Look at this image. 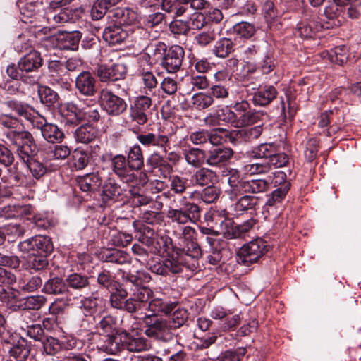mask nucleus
Returning a JSON list of instances; mask_svg holds the SVG:
<instances>
[{
  "mask_svg": "<svg viewBox=\"0 0 361 361\" xmlns=\"http://www.w3.org/2000/svg\"><path fill=\"white\" fill-rule=\"evenodd\" d=\"M227 190L231 200L237 199L243 194H259L267 192L269 188V180L261 178H240L238 170H229Z\"/></svg>",
  "mask_w": 361,
  "mask_h": 361,
  "instance_id": "nucleus-1",
  "label": "nucleus"
},
{
  "mask_svg": "<svg viewBox=\"0 0 361 361\" xmlns=\"http://www.w3.org/2000/svg\"><path fill=\"white\" fill-rule=\"evenodd\" d=\"M149 348L147 340L137 334L128 332L127 329L121 330L116 336L108 338L106 350L110 354H116L123 350L130 352H141Z\"/></svg>",
  "mask_w": 361,
  "mask_h": 361,
  "instance_id": "nucleus-2",
  "label": "nucleus"
},
{
  "mask_svg": "<svg viewBox=\"0 0 361 361\" xmlns=\"http://www.w3.org/2000/svg\"><path fill=\"white\" fill-rule=\"evenodd\" d=\"M230 110V125L235 128L252 126L262 120L267 114L251 110L250 104L245 100L236 102Z\"/></svg>",
  "mask_w": 361,
  "mask_h": 361,
  "instance_id": "nucleus-3",
  "label": "nucleus"
},
{
  "mask_svg": "<svg viewBox=\"0 0 361 361\" xmlns=\"http://www.w3.org/2000/svg\"><path fill=\"white\" fill-rule=\"evenodd\" d=\"M81 38L82 33L80 31H59L53 35L42 38L37 43V48L38 49L44 48L46 51L54 47L76 51Z\"/></svg>",
  "mask_w": 361,
  "mask_h": 361,
  "instance_id": "nucleus-4",
  "label": "nucleus"
},
{
  "mask_svg": "<svg viewBox=\"0 0 361 361\" xmlns=\"http://www.w3.org/2000/svg\"><path fill=\"white\" fill-rule=\"evenodd\" d=\"M176 208L169 207L166 216L172 223L178 224H186L189 222H195L201 217L202 209L200 206L188 200V198L182 197Z\"/></svg>",
  "mask_w": 361,
  "mask_h": 361,
  "instance_id": "nucleus-5",
  "label": "nucleus"
},
{
  "mask_svg": "<svg viewBox=\"0 0 361 361\" xmlns=\"http://www.w3.org/2000/svg\"><path fill=\"white\" fill-rule=\"evenodd\" d=\"M149 270L158 275L167 276L190 269V262L183 252H176L160 262L149 265Z\"/></svg>",
  "mask_w": 361,
  "mask_h": 361,
  "instance_id": "nucleus-6",
  "label": "nucleus"
},
{
  "mask_svg": "<svg viewBox=\"0 0 361 361\" xmlns=\"http://www.w3.org/2000/svg\"><path fill=\"white\" fill-rule=\"evenodd\" d=\"M6 137L11 145L16 148L20 159H25L29 155L35 154L37 147L33 136L29 131L9 130L6 133Z\"/></svg>",
  "mask_w": 361,
  "mask_h": 361,
  "instance_id": "nucleus-7",
  "label": "nucleus"
},
{
  "mask_svg": "<svg viewBox=\"0 0 361 361\" xmlns=\"http://www.w3.org/2000/svg\"><path fill=\"white\" fill-rule=\"evenodd\" d=\"M268 252V245L262 238H257L240 247L237 252L238 264L249 267L257 262Z\"/></svg>",
  "mask_w": 361,
  "mask_h": 361,
  "instance_id": "nucleus-8",
  "label": "nucleus"
},
{
  "mask_svg": "<svg viewBox=\"0 0 361 361\" xmlns=\"http://www.w3.org/2000/svg\"><path fill=\"white\" fill-rule=\"evenodd\" d=\"M143 322L146 326L145 334L147 336L163 342H168L173 338L166 319L156 314L146 315Z\"/></svg>",
  "mask_w": 361,
  "mask_h": 361,
  "instance_id": "nucleus-9",
  "label": "nucleus"
},
{
  "mask_svg": "<svg viewBox=\"0 0 361 361\" xmlns=\"http://www.w3.org/2000/svg\"><path fill=\"white\" fill-rule=\"evenodd\" d=\"M18 247L21 252L29 255L50 254L54 248L51 238L42 235H37L20 242Z\"/></svg>",
  "mask_w": 361,
  "mask_h": 361,
  "instance_id": "nucleus-10",
  "label": "nucleus"
},
{
  "mask_svg": "<svg viewBox=\"0 0 361 361\" xmlns=\"http://www.w3.org/2000/svg\"><path fill=\"white\" fill-rule=\"evenodd\" d=\"M99 102L102 108L109 116H120L127 109L126 101L108 89L100 91Z\"/></svg>",
  "mask_w": 361,
  "mask_h": 361,
  "instance_id": "nucleus-11",
  "label": "nucleus"
},
{
  "mask_svg": "<svg viewBox=\"0 0 361 361\" xmlns=\"http://www.w3.org/2000/svg\"><path fill=\"white\" fill-rule=\"evenodd\" d=\"M152 104V99L148 96L142 95L136 97L129 108V118L131 121L137 126L147 123Z\"/></svg>",
  "mask_w": 361,
  "mask_h": 361,
  "instance_id": "nucleus-12",
  "label": "nucleus"
},
{
  "mask_svg": "<svg viewBox=\"0 0 361 361\" xmlns=\"http://www.w3.org/2000/svg\"><path fill=\"white\" fill-rule=\"evenodd\" d=\"M256 223V219L250 218L241 224L233 226L231 221L230 219H226L221 223V227L223 231L224 236L226 238L234 239L243 238L245 233L249 232Z\"/></svg>",
  "mask_w": 361,
  "mask_h": 361,
  "instance_id": "nucleus-13",
  "label": "nucleus"
},
{
  "mask_svg": "<svg viewBox=\"0 0 361 361\" xmlns=\"http://www.w3.org/2000/svg\"><path fill=\"white\" fill-rule=\"evenodd\" d=\"M185 56L183 49L178 45L171 47L161 61V66L168 73H174L178 71L182 66Z\"/></svg>",
  "mask_w": 361,
  "mask_h": 361,
  "instance_id": "nucleus-14",
  "label": "nucleus"
},
{
  "mask_svg": "<svg viewBox=\"0 0 361 361\" xmlns=\"http://www.w3.org/2000/svg\"><path fill=\"white\" fill-rule=\"evenodd\" d=\"M111 167L114 174L123 182L130 183L135 178L134 171L129 166L123 154H116L111 159Z\"/></svg>",
  "mask_w": 361,
  "mask_h": 361,
  "instance_id": "nucleus-15",
  "label": "nucleus"
},
{
  "mask_svg": "<svg viewBox=\"0 0 361 361\" xmlns=\"http://www.w3.org/2000/svg\"><path fill=\"white\" fill-rule=\"evenodd\" d=\"M153 291L145 285L136 288H130L129 298L131 300L130 305L132 313H135L142 310L147 304H149Z\"/></svg>",
  "mask_w": 361,
  "mask_h": 361,
  "instance_id": "nucleus-16",
  "label": "nucleus"
},
{
  "mask_svg": "<svg viewBox=\"0 0 361 361\" xmlns=\"http://www.w3.org/2000/svg\"><path fill=\"white\" fill-rule=\"evenodd\" d=\"M35 126L40 130L43 138L48 142H59L64 138L63 132L56 124L47 123L44 117L37 121Z\"/></svg>",
  "mask_w": 361,
  "mask_h": 361,
  "instance_id": "nucleus-17",
  "label": "nucleus"
},
{
  "mask_svg": "<svg viewBox=\"0 0 361 361\" xmlns=\"http://www.w3.org/2000/svg\"><path fill=\"white\" fill-rule=\"evenodd\" d=\"M110 293L109 302L111 306L121 311H126L128 313H132L131 305L129 295V291L127 287H122L121 285L116 286V289Z\"/></svg>",
  "mask_w": 361,
  "mask_h": 361,
  "instance_id": "nucleus-18",
  "label": "nucleus"
},
{
  "mask_svg": "<svg viewBox=\"0 0 361 361\" xmlns=\"http://www.w3.org/2000/svg\"><path fill=\"white\" fill-rule=\"evenodd\" d=\"M233 150L230 147H219L207 151L206 164L219 167L225 165L233 157Z\"/></svg>",
  "mask_w": 361,
  "mask_h": 361,
  "instance_id": "nucleus-19",
  "label": "nucleus"
},
{
  "mask_svg": "<svg viewBox=\"0 0 361 361\" xmlns=\"http://www.w3.org/2000/svg\"><path fill=\"white\" fill-rule=\"evenodd\" d=\"M75 88L84 96H94L97 92L96 79L90 72L82 71L75 78Z\"/></svg>",
  "mask_w": 361,
  "mask_h": 361,
  "instance_id": "nucleus-20",
  "label": "nucleus"
},
{
  "mask_svg": "<svg viewBox=\"0 0 361 361\" xmlns=\"http://www.w3.org/2000/svg\"><path fill=\"white\" fill-rule=\"evenodd\" d=\"M43 59L37 50H30L18 61V68L21 72H35L42 67Z\"/></svg>",
  "mask_w": 361,
  "mask_h": 361,
  "instance_id": "nucleus-21",
  "label": "nucleus"
},
{
  "mask_svg": "<svg viewBox=\"0 0 361 361\" xmlns=\"http://www.w3.org/2000/svg\"><path fill=\"white\" fill-rule=\"evenodd\" d=\"M122 287H127L129 291L130 288H139L151 280L150 274L145 271H136L135 272H123L122 275Z\"/></svg>",
  "mask_w": 361,
  "mask_h": 361,
  "instance_id": "nucleus-22",
  "label": "nucleus"
},
{
  "mask_svg": "<svg viewBox=\"0 0 361 361\" xmlns=\"http://www.w3.org/2000/svg\"><path fill=\"white\" fill-rule=\"evenodd\" d=\"M137 138L142 145L161 149L165 153L166 147L170 145L169 136L166 135L147 133L139 135Z\"/></svg>",
  "mask_w": 361,
  "mask_h": 361,
  "instance_id": "nucleus-23",
  "label": "nucleus"
},
{
  "mask_svg": "<svg viewBox=\"0 0 361 361\" xmlns=\"http://www.w3.org/2000/svg\"><path fill=\"white\" fill-rule=\"evenodd\" d=\"M77 183L83 192H94L97 191L103 182L98 172L87 173L77 177Z\"/></svg>",
  "mask_w": 361,
  "mask_h": 361,
  "instance_id": "nucleus-24",
  "label": "nucleus"
},
{
  "mask_svg": "<svg viewBox=\"0 0 361 361\" xmlns=\"http://www.w3.org/2000/svg\"><path fill=\"white\" fill-rule=\"evenodd\" d=\"M167 45L163 42L151 43L147 48V52L142 54L140 59L149 62H157L162 60L168 51Z\"/></svg>",
  "mask_w": 361,
  "mask_h": 361,
  "instance_id": "nucleus-25",
  "label": "nucleus"
},
{
  "mask_svg": "<svg viewBox=\"0 0 361 361\" xmlns=\"http://www.w3.org/2000/svg\"><path fill=\"white\" fill-rule=\"evenodd\" d=\"M218 180V176L214 171L207 168L197 170L191 176L190 182L192 185L206 186L214 185Z\"/></svg>",
  "mask_w": 361,
  "mask_h": 361,
  "instance_id": "nucleus-26",
  "label": "nucleus"
},
{
  "mask_svg": "<svg viewBox=\"0 0 361 361\" xmlns=\"http://www.w3.org/2000/svg\"><path fill=\"white\" fill-rule=\"evenodd\" d=\"M329 27V26H325L324 24H322L316 20L315 16H313L305 21L300 23L298 25L297 32L302 38H310L322 29H328Z\"/></svg>",
  "mask_w": 361,
  "mask_h": 361,
  "instance_id": "nucleus-27",
  "label": "nucleus"
},
{
  "mask_svg": "<svg viewBox=\"0 0 361 361\" xmlns=\"http://www.w3.org/2000/svg\"><path fill=\"white\" fill-rule=\"evenodd\" d=\"M277 91L272 85L260 87L253 94L252 102L255 106H266L277 96Z\"/></svg>",
  "mask_w": 361,
  "mask_h": 361,
  "instance_id": "nucleus-28",
  "label": "nucleus"
},
{
  "mask_svg": "<svg viewBox=\"0 0 361 361\" xmlns=\"http://www.w3.org/2000/svg\"><path fill=\"white\" fill-rule=\"evenodd\" d=\"M288 192V185L286 183L282 188H276L267 195V201L264 208L269 212V209H281L282 203Z\"/></svg>",
  "mask_w": 361,
  "mask_h": 361,
  "instance_id": "nucleus-29",
  "label": "nucleus"
},
{
  "mask_svg": "<svg viewBox=\"0 0 361 361\" xmlns=\"http://www.w3.org/2000/svg\"><path fill=\"white\" fill-rule=\"evenodd\" d=\"M102 36L110 45H116L123 42L128 37V33L120 26L111 25L104 29Z\"/></svg>",
  "mask_w": 361,
  "mask_h": 361,
  "instance_id": "nucleus-30",
  "label": "nucleus"
},
{
  "mask_svg": "<svg viewBox=\"0 0 361 361\" xmlns=\"http://www.w3.org/2000/svg\"><path fill=\"white\" fill-rule=\"evenodd\" d=\"M236 39L223 37L218 40L214 45L212 53L217 57L226 59L233 53L236 47Z\"/></svg>",
  "mask_w": 361,
  "mask_h": 361,
  "instance_id": "nucleus-31",
  "label": "nucleus"
},
{
  "mask_svg": "<svg viewBox=\"0 0 361 361\" xmlns=\"http://www.w3.org/2000/svg\"><path fill=\"white\" fill-rule=\"evenodd\" d=\"M42 290L49 295H64L68 292L66 280L56 276L49 279L44 284Z\"/></svg>",
  "mask_w": 361,
  "mask_h": 361,
  "instance_id": "nucleus-32",
  "label": "nucleus"
},
{
  "mask_svg": "<svg viewBox=\"0 0 361 361\" xmlns=\"http://www.w3.org/2000/svg\"><path fill=\"white\" fill-rule=\"evenodd\" d=\"M183 155L186 162L194 167H200L206 164L207 151L197 148L190 147L185 150Z\"/></svg>",
  "mask_w": 361,
  "mask_h": 361,
  "instance_id": "nucleus-33",
  "label": "nucleus"
},
{
  "mask_svg": "<svg viewBox=\"0 0 361 361\" xmlns=\"http://www.w3.org/2000/svg\"><path fill=\"white\" fill-rule=\"evenodd\" d=\"M126 158L133 171H138L144 167V157L140 145L136 144L131 147Z\"/></svg>",
  "mask_w": 361,
  "mask_h": 361,
  "instance_id": "nucleus-34",
  "label": "nucleus"
},
{
  "mask_svg": "<svg viewBox=\"0 0 361 361\" xmlns=\"http://www.w3.org/2000/svg\"><path fill=\"white\" fill-rule=\"evenodd\" d=\"M48 69L51 73L53 80L56 84H58L61 87L66 90H69L71 85L67 80H64L61 77V73L64 71V64L56 60L50 61L48 63Z\"/></svg>",
  "mask_w": 361,
  "mask_h": 361,
  "instance_id": "nucleus-35",
  "label": "nucleus"
},
{
  "mask_svg": "<svg viewBox=\"0 0 361 361\" xmlns=\"http://www.w3.org/2000/svg\"><path fill=\"white\" fill-rule=\"evenodd\" d=\"M166 319L171 330H175L181 326H183L188 319L189 313L185 308L174 309L170 314H168Z\"/></svg>",
  "mask_w": 361,
  "mask_h": 361,
  "instance_id": "nucleus-36",
  "label": "nucleus"
},
{
  "mask_svg": "<svg viewBox=\"0 0 361 361\" xmlns=\"http://www.w3.org/2000/svg\"><path fill=\"white\" fill-rule=\"evenodd\" d=\"M277 149L276 145L273 142L262 143L252 149V157L267 161L272 155L275 154Z\"/></svg>",
  "mask_w": 361,
  "mask_h": 361,
  "instance_id": "nucleus-37",
  "label": "nucleus"
},
{
  "mask_svg": "<svg viewBox=\"0 0 361 361\" xmlns=\"http://www.w3.org/2000/svg\"><path fill=\"white\" fill-rule=\"evenodd\" d=\"M97 282L99 287L113 291L116 289V286L120 285L116 281V276L114 273L107 269H102L97 275Z\"/></svg>",
  "mask_w": 361,
  "mask_h": 361,
  "instance_id": "nucleus-38",
  "label": "nucleus"
},
{
  "mask_svg": "<svg viewBox=\"0 0 361 361\" xmlns=\"http://www.w3.org/2000/svg\"><path fill=\"white\" fill-rule=\"evenodd\" d=\"M96 327L99 334H106L107 338L116 336L114 332L117 329L116 318L111 314L106 315L99 321ZM106 342L107 343V341Z\"/></svg>",
  "mask_w": 361,
  "mask_h": 361,
  "instance_id": "nucleus-39",
  "label": "nucleus"
},
{
  "mask_svg": "<svg viewBox=\"0 0 361 361\" xmlns=\"http://www.w3.org/2000/svg\"><path fill=\"white\" fill-rule=\"evenodd\" d=\"M178 303L164 300L161 298H154L149 301L148 308L152 312H161L168 315L176 309Z\"/></svg>",
  "mask_w": 361,
  "mask_h": 361,
  "instance_id": "nucleus-40",
  "label": "nucleus"
},
{
  "mask_svg": "<svg viewBox=\"0 0 361 361\" xmlns=\"http://www.w3.org/2000/svg\"><path fill=\"white\" fill-rule=\"evenodd\" d=\"M97 136L96 129L91 125L85 124L78 127L74 133L75 140L81 143H89Z\"/></svg>",
  "mask_w": 361,
  "mask_h": 361,
  "instance_id": "nucleus-41",
  "label": "nucleus"
},
{
  "mask_svg": "<svg viewBox=\"0 0 361 361\" xmlns=\"http://www.w3.org/2000/svg\"><path fill=\"white\" fill-rule=\"evenodd\" d=\"M234 204V209L237 212H244L248 210L255 209L258 204L259 198L254 195L243 194Z\"/></svg>",
  "mask_w": 361,
  "mask_h": 361,
  "instance_id": "nucleus-42",
  "label": "nucleus"
},
{
  "mask_svg": "<svg viewBox=\"0 0 361 361\" xmlns=\"http://www.w3.org/2000/svg\"><path fill=\"white\" fill-rule=\"evenodd\" d=\"M46 300V298L40 295L28 296L19 301L18 307L24 310H38L44 305Z\"/></svg>",
  "mask_w": 361,
  "mask_h": 361,
  "instance_id": "nucleus-43",
  "label": "nucleus"
},
{
  "mask_svg": "<svg viewBox=\"0 0 361 361\" xmlns=\"http://www.w3.org/2000/svg\"><path fill=\"white\" fill-rule=\"evenodd\" d=\"M34 157L35 155H29L27 158V160L26 158L20 160L29 169L32 176L35 178L39 179L46 173L47 168L43 163L37 161Z\"/></svg>",
  "mask_w": 361,
  "mask_h": 361,
  "instance_id": "nucleus-44",
  "label": "nucleus"
},
{
  "mask_svg": "<svg viewBox=\"0 0 361 361\" xmlns=\"http://www.w3.org/2000/svg\"><path fill=\"white\" fill-rule=\"evenodd\" d=\"M66 281L68 288H71L78 290L84 288H90L89 278L85 275H81L77 273L71 274L66 277Z\"/></svg>",
  "mask_w": 361,
  "mask_h": 361,
  "instance_id": "nucleus-45",
  "label": "nucleus"
},
{
  "mask_svg": "<svg viewBox=\"0 0 361 361\" xmlns=\"http://www.w3.org/2000/svg\"><path fill=\"white\" fill-rule=\"evenodd\" d=\"M164 354L169 355V361H184L186 357V353L183 346L176 340L171 343L170 346L166 348Z\"/></svg>",
  "mask_w": 361,
  "mask_h": 361,
  "instance_id": "nucleus-46",
  "label": "nucleus"
},
{
  "mask_svg": "<svg viewBox=\"0 0 361 361\" xmlns=\"http://www.w3.org/2000/svg\"><path fill=\"white\" fill-rule=\"evenodd\" d=\"M255 25L248 22L242 21L233 26V33L239 38L248 39L255 35Z\"/></svg>",
  "mask_w": 361,
  "mask_h": 361,
  "instance_id": "nucleus-47",
  "label": "nucleus"
},
{
  "mask_svg": "<svg viewBox=\"0 0 361 361\" xmlns=\"http://www.w3.org/2000/svg\"><path fill=\"white\" fill-rule=\"evenodd\" d=\"M192 107L197 110L202 111L208 109L214 104V98L210 94L199 92L195 94L191 99Z\"/></svg>",
  "mask_w": 361,
  "mask_h": 361,
  "instance_id": "nucleus-48",
  "label": "nucleus"
},
{
  "mask_svg": "<svg viewBox=\"0 0 361 361\" xmlns=\"http://www.w3.org/2000/svg\"><path fill=\"white\" fill-rule=\"evenodd\" d=\"M63 122L66 126H76L82 119V111H78L75 106H68L63 111Z\"/></svg>",
  "mask_w": 361,
  "mask_h": 361,
  "instance_id": "nucleus-49",
  "label": "nucleus"
},
{
  "mask_svg": "<svg viewBox=\"0 0 361 361\" xmlns=\"http://www.w3.org/2000/svg\"><path fill=\"white\" fill-rule=\"evenodd\" d=\"M40 102L47 106H52L59 99L58 94L47 86H41L38 89Z\"/></svg>",
  "mask_w": 361,
  "mask_h": 361,
  "instance_id": "nucleus-50",
  "label": "nucleus"
},
{
  "mask_svg": "<svg viewBox=\"0 0 361 361\" xmlns=\"http://www.w3.org/2000/svg\"><path fill=\"white\" fill-rule=\"evenodd\" d=\"M42 280L37 276H31L27 279H20L18 281V287L25 292H33L41 287Z\"/></svg>",
  "mask_w": 361,
  "mask_h": 361,
  "instance_id": "nucleus-51",
  "label": "nucleus"
},
{
  "mask_svg": "<svg viewBox=\"0 0 361 361\" xmlns=\"http://www.w3.org/2000/svg\"><path fill=\"white\" fill-rule=\"evenodd\" d=\"M121 188L114 180H107L103 185V199L105 200L116 199L121 195Z\"/></svg>",
  "mask_w": 361,
  "mask_h": 361,
  "instance_id": "nucleus-52",
  "label": "nucleus"
},
{
  "mask_svg": "<svg viewBox=\"0 0 361 361\" xmlns=\"http://www.w3.org/2000/svg\"><path fill=\"white\" fill-rule=\"evenodd\" d=\"M169 185L171 191L177 195H183L188 187V179L178 175H173L169 178Z\"/></svg>",
  "mask_w": 361,
  "mask_h": 361,
  "instance_id": "nucleus-53",
  "label": "nucleus"
},
{
  "mask_svg": "<svg viewBox=\"0 0 361 361\" xmlns=\"http://www.w3.org/2000/svg\"><path fill=\"white\" fill-rule=\"evenodd\" d=\"M42 343L44 351L49 355H54L62 349V345L59 341L52 336H46L42 341Z\"/></svg>",
  "mask_w": 361,
  "mask_h": 361,
  "instance_id": "nucleus-54",
  "label": "nucleus"
},
{
  "mask_svg": "<svg viewBox=\"0 0 361 361\" xmlns=\"http://www.w3.org/2000/svg\"><path fill=\"white\" fill-rule=\"evenodd\" d=\"M264 17L270 27H276L275 23L278 20L279 13L275 9L274 3L271 1H266L263 6Z\"/></svg>",
  "mask_w": 361,
  "mask_h": 361,
  "instance_id": "nucleus-55",
  "label": "nucleus"
},
{
  "mask_svg": "<svg viewBox=\"0 0 361 361\" xmlns=\"http://www.w3.org/2000/svg\"><path fill=\"white\" fill-rule=\"evenodd\" d=\"M138 71V75L141 78L145 89L152 91L157 87L158 82L154 74L151 71L142 68Z\"/></svg>",
  "mask_w": 361,
  "mask_h": 361,
  "instance_id": "nucleus-56",
  "label": "nucleus"
},
{
  "mask_svg": "<svg viewBox=\"0 0 361 361\" xmlns=\"http://www.w3.org/2000/svg\"><path fill=\"white\" fill-rule=\"evenodd\" d=\"M73 164L78 169H84L90 162V154L85 150L77 149L73 152Z\"/></svg>",
  "mask_w": 361,
  "mask_h": 361,
  "instance_id": "nucleus-57",
  "label": "nucleus"
},
{
  "mask_svg": "<svg viewBox=\"0 0 361 361\" xmlns=\"http://www.w3.org/2000/svg\"><path fill=\"white\" fill-rule=\"evenodd\" d=\"M1 228L3 233H4V236L6 238L7 236L9 242L14 241L16 238L22 236L25 233L24 227L16 224H11Z\"/></svg>",
  "mask_w": 361,
  "mask_h": 361,
  "instance_id": "nucleus-58",
  "label": "nucleus"
},
{
  "mask_svg": "<svg viewBox=\"0 0 361 361\" xmlns=\"http://www.w3.org/2000/svg\"><path fill=\"white\" fill-rule=\"evenodd\" d=\"M245 348H238L235 350H228L222 353L216 361H240L246 354Z\"/></svg>",
  "mask_w": 361,
  "mask_h": 361,
  "instance_id": "nucleus-59",
  "label": "nucleus"
},
{
  "mask_svg": "<svg viewBox=\"0 0 361 361\" xmlns=\"http://www.w3.org/2000/svg\"><path fill=\"white\" fill-rule=\"evenodd\" d=\"M216 38V34L214 30L202 31L195 36V41L201 47H206L212 44Z\"/></svg>",
  "mask_w": 361,
  "mask_h": 361,
  "instance_id": "nucleus-60",
  "label": "nucleus"
},
{
  "mask_svg": "<svg viewBox=\"0 0 361 361\" xmlns=\"http://www.w3.org/2000/svg\"><path fill=\"white\" fill-rule=\"evenodd\" d=\"M348 59L346 49L345 47H336L331 50L329 60L331 63L342 66Z\"/></svg>",
  "mask_w": 361,
  "mask_h": 361,
  "instance_id": "nucleus-61",
  "label": "nucleus"
},
{
  "mask_svg": "<svg viewBox=\"0 0 361 361\" xmlns=\"http://www.w3.org/2000/svg\"><path fill=\"white\" fill-rule=\"evenodd\" d=\"M220 190L214 185L207 186L200 193L201 200L207 203L210 204L214 202L219 196Z\"/></svg>",
  "mask_w": 361,
  "mask_h": 361,
  "instance_id": "nucleus-62",
  "label": "nucleus"
},
{
  "mask_svg": "<svg viewBox=\"0 0 361 361\" xmlns=\"http://www.w3.org/2000/svg\"><path fill=\"white\" fill-rule=\"evenodd\" d=\"M9 353L17 361H25L29 356L30 349L25 345L18 343L10 349Z\"/></svg>",
  "mask_w": 361,
  "mask_h": 361,
  "instance_id": "nucleus-63",
  "label": "nucleus"
},
{
  "mask_svg": "<svg viewBox=\"0 0 361 361\" xmlns=\"http://www.w3.org/2000/svg\"><path fill=\"white\" fill-rule=\"evenodd\" d=\"M262 133V125H258L249 128L241 129L243 140L245 142H250L253 140L257 139Z\"/></svg>",
  "mask_w": 361,
  "mask_h": 361,
  "instance_id": "nucleus-64",
  "label": "nucleus"
}]
</instances>
